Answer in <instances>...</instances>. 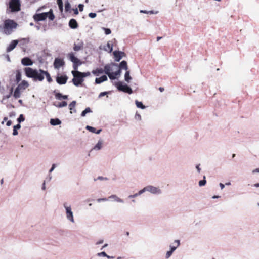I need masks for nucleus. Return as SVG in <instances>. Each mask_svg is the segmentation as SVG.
Wrapping results in <instances>:
<instances>
[{
  "label": "nucleus",
  "mask_w": 259,
  "mask_h": 259,
  "mask_svg": "<svg viewBox=\"0 0 259 259\" xmlns=\"http://www.w3.org/2000/svg\"><path fill=\"white\" fill-rule=\"evenodd\" d=\"M146 189L148 191H150L151 192H152L153 193H156L158 191V189L157 188L154 187H152V186L147 187V188H146ZM145 189V188L144 189H143V190H142L140 191L139 192L138 194L140 195V194H142L144 191ZM137 195H138V194H136L133 195H130V197H131V198L135 197L137 196Z\"/></svg>",
  "instance_id": "0eeeda50"
},
{
  "label": "nucleus",
  "mask_w": 259,
  "mask_h": 259,
  "mask_svg": "<svg viewBox=\"0 0 259 259\" xmlns=\"http://www.w3.org/2000/svg\"><path fill=\"white\" fill-rule=\"evenodd\" d=\"M69 59L73 62V68L74 70L72 71L71 73L73 76L72 82L75 86H78L84 81L81 75V72L77 71L78 67L82 64V62L74 56L73 53L71 52L68 54Z\"/></svg>",
  "instance_id": "f257e3e1"
},
{
  "label": "nucleus",
  "mask_w": 259,
  "mask_h": 259,
  "mask_svg": "<svg viewBox=\"0 0 259 259\" xmlns=\"http://www.w3.org/2000/svg\"><path fill=\"white\" fill-rule=\"evenodd\" d=\"M13 91V88H11L10 89V92L9 94L6 96V98L9 99V98H10L12 95Z\"/></svg>",
  "instance_id": "79ce46f5"
},
{
  "label": "nucleus",
  "mask_w": 259,
  "mask_h": 259,
  "mask_svg": "<svg viewBox=\"0 0 259 259\" xmlns=\"http://www.w3.org/2000/svg\"><path fill=\"white\" fill-rule=\"evenodd\" d=\"M103 143L101 141H99L98 143L94 147L95 149L100 150L102 147Z\"/></svg>",
  "instance_id": "72a5a7b5"
},
{
  "label": "nucleus",
  "mask_w": 259,
  "mask_h": 259,
  "mask_svg": "<svg viewBox=\"0 0 259 259\" xmlns=\"http://www.w3.org/2000/svg\"><path fill=\"white\" fill-rule=\"evenodd\" d=\"M60 12H62L63 10V5L61 6H58Z\"/></svg>",
  "instance_id": "13d9d810"
},
{
  "label": "nucleus",
  "mask_w": 259,
  "mask_h": 259,
  "mask_svg": "<svg viewBox=\"0 0 259 259\" xmlns=\"http://www.w3.org/2000/svg\"><path fill=\"white\" fill-rule=\"evenodd\" d=\"M98 254H99V255H102V256H104V257H107V258H109V255H108L106 253V252H102L101 253H99Z\"/></svg>",
  "instance_id": "09e8293b"
},
{
  "label": "nucleus",
  "mask_w": 259,
  "mask_h": 259,
  "mask_svg": "<svg viewBox=\"0 0 259 259\" xmlns=\"http://www.w3.org/2000/svg\"><path fill=\"white\" fill-rule=\"evenodd\" d=\"M259 172V168H256L253 170V172Z\"/></svg>",
  "instance_id": "052dcab7"
},
{
  "label": "nucleus",
  "mask_w": 259,
  "mask_h": 259,
  "mask_svg": "<svg viewBox=\"0 0 259 259\" xmlns=\"http://www.w3.org/2000/svg\"><path fill=\"white\" fill-rule=\"evenodd\" d=\"M21 80V73L19 70H17L16 75V81L17 83Z\"/></svg>",
  "instance_id": "c756f323"
},
{
  "label": "nucleus",
  "mask_w": 259,
  "mask_h": 259,
  "mask_svg": "<svg viewBox=\"0 0 259 259\" xmlns=\"http://www.w3.org/2000/svg\"><path fill=\"white\" fill-rule=\"evenodd\" d=\"M47 15V17L49 18V19L50 20H53L55 18V16L53 13V11L51 9L48 12H46Z\"/></svg>",
  "instance_id": "c85d7f7f"
},
{
  "label": "nucleus",
  "mask_w": 259,
  "mask_h": 259,
  "mask_svg": "<svg viewBox=\"0 0 259 259\" xmlns=\"http://www.w3.org/2000/svg\"><path fill=\"white\" fill-rule=\"evenodd\" d=\"M108 79L106 75H103L99 78H96L95 79V83L96 84H100L104 81H107Z\"/></svg>",
  "instance_id": "f3484780"
},
{
  "label": "nucleus",
  "mask_w": 259,
  "mask_h": 259,
  "mask_svg": "<svg viewBox=\"0 0 259 259\" xmlns=\"http://www.w3.org/2000/svg\"><path fill=\"white\" fill-rule=\"evenodd\" d=\"M65 62L62 59L57 58L55 59L54 66L56 69H59L64 65Z\"/></svg>",
  "instance_id": "1a4fd4ad"
},
{
  "label": "nucleus",
  "mask_w": 259,
  "mask_h": 259,
  "mask_svg": "<svg viewBox=\"0 0 259 259\" xmlns=\"http://www.w3.org/2000/svg\"><path fill=\"white\" fill-rule=\"evenodd\" d=\"M107 75L110 79L113 80V79H116V76L114 74V72H111V73L108 74Z\"/></svg>",
  "instance_id": "4c0bfd02"
},
{
  "label": "nucleus",
  "mask_w": 259,
  "mask_h": 259,
  "mask_svg": "<svg viewBox=\"0 0 259 259\" xmlns=\"http://www.w3.org/2000/svg\"><path fill=\"white\" fill-rule=\"evenodd\" d=\"M91 112V110L90 108L89 107H88V108H85V109L82 112L81 115L82 116H85L87 113Z\"/></svg>",
  "instance_id": "e433bc0d"
},
{
  "label": "nucleus",
  "mask_w": 259,
  "mask_h": 259,
  "mask_svg": "<svg viewBox=\"0 0 259 259\" xmlns=\"http://www.w3.org/2000/svg\"><path fill=\"white\" fill-rule=\"evenodd\" d=\"M113 55L115 60L119 62L125 54L123 52L115 51L113 52Z\"/></svg>",
  "instance_id": "9b49d317"
},
{
  "label": "nucleus",
  "mask_w": 259,
  "mask_h": 259,
  "mask_svg": "<svg viewBox=\"0 0 259 259\" xmlns=\"http://www.w3.org/2000/svg\"><path fill=\"white\" fill-rule=\"evenodd\" d=\"M76 102L75 101H73L70 103L69 105V108L70 110V113H72V110H73L75 107Z\"/></svg>",
  "instance_id": "7c9ffc66"
},
{
  "label": "nucleus",
  "mask_w": 259,
  "mask_h": 259,
  "mask_svg": "<svg viewBox=\"0 0 259 259\" xmlns=\"http://www.w3.org/2000/svg\"><path fill=\"white\" fill-rule=\"evenodd\" d=\"M175 242L177 243V246L171 247L170 251H172V252L175 250L176 248L180 245V241L179 240H175Z\"/></svg>",
  "instance_id": "58836bf2"
},
{
  "label": "nucleus",
  "mask_w": 259,
  "mask_h": 259,
  "mask_svg": "<svg viewBox=\"0 0 259 259\" xmlns=\"http://www.w3.org/2000/svg\"><path fill=\"white\" fill-rule=\"evenodd\" d=\"M114 66L117 67V65L114 63L106 65L104 67V72L107 75L111 73L113 70V67Z\"/></svg>",
  "instance_id": "6e6552de"
},
{
  "label": "nucleus",
  "mask_w": 259,
  "mask_h": 259,
  "mask_svg": "<svg viewBox=\"0 0 259 259\" xmlns=\"http://www.w3.org/2000/svg\"><path fill=\"white\" fill-rule=\"evenodd\" d=\"M71 9V5L69 2L67 1L65 3V10L66 12L69 11Z\"/></svg>",
  "instance_id": "c9c22d12"
},
{
  "label": "nucleus",
  "mask_w": 259,
  "mask_h": 259,
  "mask_svg": "<svg viewBox=\"0 0 259 259\" xmlns=\"http://www.w3.org/2000/svg\"><path fill=\"white\" fill-rule=\"evenodd\" d=\"M47 13L46 12L42 13H39V14H35L33 15V18L35 21L38 22L40 21H43L46 19L47 18Z\"/></svg>",
  "instance_id": "423d86ee"
},
{
  "label": "nucleus",
  "mask_w": 259,
  "mask_h": 259,
  "mask_svg": "<svg viewBox=\"0 0 259 259\" xmlns=\"http://www.w3.org/2000/svg\"><path fill=\"white\" fill-rule=\"evenodd\" d=\"M69 26L72 29H76L78 27V25L75 19H71L69 22Z\"/></svg>",
  "instance_id": "dca6fc26"
},
{
  "label": "nucleus",
  "mask_w": 259,
  "mask_h": 259,
  "mask_svg": "<svg viewBox=\"0 0 259 259\" xmlns=\"http://www.w3.org/2000/svg\"><path fill=\"white\" fill-rule=\"evenodd\" d=\"M172 251H168L167 252L166 254V258H169L170 255L172 254Z\"/></svg>",
  "instance_id": "de8ad7c7"
},
{
  "label": "nucleus",
  "mask_w": 259,
  "mask_h": 259,
  "mask_svg": "<svg viewBox=\"0 0 259 259\" xmlns=\"http://www.w3.org/2000/svg\"><path fill=\"white\" fill-rule=\"evenodd\" d=\"M12 124V121L11 120H9L7 121L6 125L8 126H10Z\"/></svg>",
  "instance_id": "6e6d98bb"
},
{
  "label": "nucleus",
  "mask_w": 259,
  "mask_h": 259,
  "mask_svg": "<svg viewBox=\"0 0 259 259\" xmlns=\"http://www.w3.org/2000/svg\"><path fill=\"white\" fill-rule=\"evenodd\" d=\"M121 70L119 68L118 69V70L115 71V72H114V74H115V75H116V76H119L121 73Z\"/></svg>",
  "instance_id": "c03bdc74"
},
{
  "label": "nucleus",
  "mask_w": 259,
  "mask_h": 259,
  "mask_svg": "<svg viewBox=\"0 0 259 259\" xmlns=\"http://www.w3.org/2000/svg\"><path fill=\"white\" fill-rule=\"evenodd\" d=\"M29 86L28 82L26 80H23L18 84L17 87L21 90H24Z\"/></svg>",
  "instance_id": "2eb2a0df"
},
{
  "label": "nucleus",
  "mask_w": 259,
  "mask_h": 259,
  "mask_svg": "<svg viewBox=\"0 0 259 259\" xmlns=\"http://www.w3.org/2000/svg\"><path fill=\"white\" fill-rule=\"evenodd\" d=\"M61 122V121L58 118L51 119L50 120V123L53 125H59Z\"/></svg>",
  "instance_id": "393cba45"
},
{
  "label": "nucleus",
  "mask_w": 259,
  "mask_h": 259,
  "mask_svg": "<svg viewBox=\"0 0 259 259\" xmlns=\"http://www.w3.org/2000/svg\"><path fill=\"white\" fill-rule=\"evenodd\" d=\"M83 46L82 43L75 44L73 47V50L75 51H78L83 49Z\"/></svg>",
  "instance_id": "5701e85b"
},
{
  "label": "nucleus",
  "mask_w": 259,
  "mask_h": 259,
  "mask_svg": "<svg viewBox=\"0 0 259 259\" xmlns=\"http://www.w3.org/2000/svg\"><path fill=\"white\" fill-rule=\"evenodd\" d=\"M21 91L22 90H20L18 87H17L14 92L13 97L15 99L20 98L21 96Z\"/></svg>",
  "instance_id": "a211bd4d"
},
{
  "label": "nucleus",
  "mask_w": 259,
  "mask_h": 259,
  "mask_svg": "<svg viewBox=\"0 0 259 259\" xmlns=\"http://www.w3.org/2000/svg\"><path fill=\"white\" fill-rule=\"evenodd\" d=\"M55 98L57 99L61 100V99H68V96L67 95H63L62 94L60 93H57L55 94Z\"/></svg>",
  "instance_id": "4be33fe9"
},
{
  "label": "nucleus",
  "mask_w": 259,
  "mask_h": 259,
  "mask_svg": "<svg viewBox=\"0 0 259 259\" xmlns=\"http://www.w3.org/2000/svg\"><path fill=\"white\" fill-rule=\"evenodd\" d=\"M104 72V69L102 68H97L92 71V73L96 76H99L100 74H102Z\"/></svg>",
  "instance_id": "6ab92c4d"
},
{
  "label": "nucleus",
  "mask_w": 259,
  "mask_h": 259,
  "mask_svg": "<svg viewBox=\"0 0 259 259\" xmlns=\"http://www.w3.org/2000/svg\"><path fill=\"white\" fill-rule=\"evenodd\" d=\"M21 63L25 66H30L33 63L31 59L28 57H24L21 60Z\"/></svg>",
  "instance_id": "ddd939ff"
},
{
  "label": "nucleus",
  "mask_w": 259,
  "mask_h": 259,
  "mask_svg": "<svg viewBox=\"0 0 259 259\" xmlns=\"http://www.w3.org/2000/svg\"><path fill=\"white\" fill-rule=\"evenodd\" d=\"M220 187H221L222 189H223L224 188V185L222 183H220Z\"/></svg>",
  "instance_id": "680f3d73"
},
{
  "label": "nucleus",
  "mask_w": 259,
  "mask_h": 259,
  "mask_svg": "<svg viewBox=\"0 0 259 259\" xmlns=\"http://www.w3.org/2000/svg\"><path fill=\"white\" fill-rule=\"evenodd\" d=\"M18 41L17 40H13L9 46L7 48V52H9L11 51H12L16 46V45L18 44Z\"/></svg>",
  "instance_id": "4468645a"
},
{
  "label": "nucleus",
  "mask_w": 259,
  "mask_h": 259,
  "mask_svg": "<svg viewBox=\"0 0 259 259\" xmlns=\"http://www.w3.org/2000/svg\"><path fill=\"white\" fill-rule=\"evenodd\" d=\"M113 198L114 199V200L117 202H123L122 199H121L120 198H119V197H118L117 196H116L115 195H112L109 197V198Z\"/></svg>",
  "instance_id": "2f4dec72"
},
{
  "label": "nucleus",
  "mask_w": 259,
  "mask_h": 259,
  "mask_svg": "<svg viewBox=\"0 0 259 259\" xmlns=\"http://www.w3.org/2000/svg\"><path fill=\"white\" fill-rule=\"evenodd\" d=\"M119 68L120 69H125L127 71L128 69V67L126 61L123 60L122 62H121L119 64Z\"/></svg>",
  "instance_id": "412c9836"
},
{
  "label": "nucleus",
  "mask_w": 259,
  "mask_h": 259,
  "mask_svg": "<svg viewBox=\"0 0 259 259\" xmlns=\"http://www.w3.org/2000/svg\"><path fill=\"white\" fill-rule=\"evenodd\" d=\"M130 71L127 70L125 72L124 78L125 80L128 83L130 82L131 80L132 79V77L130 76Z\"/></svg>",
  "instance_id": "a878e982"
},
{
  "label": "nucleus",
  "mask_w": 259,
  "mask_h": 259,
  "mask_svg": "<svg viewBox=\"0 0 259 259\" xmlns=\"http://www.w3.org/2000/svg\"><path fill=\"white\" fill-rule=\"evenodd\" d=\"M83 5L82 4H79L78 5V8L80 11H82L83 10Z\"/></svg>",
  "instance_id": "603ef678"
},
{
  "label": "nucleus",
  "mask_w": 259,
  "mask_h": 259,
  "mask_svg": "<svg viewBox=\"0 0 259 259\" xmlns=\"http://www.w3.org/2000/svg\"><path fill=\"white\" fill-rule=\"evenodd\" d=\"M107 199H106V198H99V199H97V201L98 202H100L102 201H107Z\"/></svg>",
  "instance_id": "864d4df0"
},
{
  "label": "nucleus",
  "mask_w": 259,
  "mask_h": 259,
  "mask_svg": "<svg viewBox=\"0 0 259 259\" xmlns=\"http://www.w3.org/2000/svg\"><path fill=\"white\" fill-rule=\"evenodd\" d=\"M64 206L66 208V215H67V217L68 219L70 220L71 221L73 222H74L72 212L71 211V207H67L65 205H64Z\"/></svg>",
  "instance_id": "f8f14e48"
},
{
  "label": "nucleus",
  "mask_w": 259,
  "mask_h": 259,
  "mask_svg": "<svg viewBox=\"0 0 259 259\" xmlns=\"http://www.w3.org/2000/svg\"><path fill=\"white\" fill-rule=\"evenodd\" d=\"M9 7L12 12L19 11L21 9L20 0H10L9 3Z\"/></svg>",
  "instance_id": "20e7f679"
},
{
  "label": "nucleus",
  "mask_w": 259,
  "mask_h": 259,
  "mask_svg": "<svg viewBox=\"0 0 259 259\" xmlns=\"http://www.w3.org/2000/svg\"><path fill=\"white\" fill-rule=\"evenodd\" d=\"M135 103L138 108H140L142 109H144L145 108V106L144 105H143V103L141 102L136 101Z\"/></svg>",
  "instance_id": "473e14b6"
},
{
  "label": "nucleus",
  "mask_w": 259,
  "mask_h": 259,
  "mask_svg": "<svg viewBox=\"0 0 259 259\" xmlns=\"http://www.w3.org/2000/svg\"><path fill=\"white\" fill-rule=\"evenodd\" d=\"M103 242V240H100L99 241L97 242L96 244H99L102 243Z\"/></svg>",
  "instance_id": "e2e57ef3"
},
{
  "label": "nucleus",
  "mask_w": 259,
  "mask_h": 259,
  "mask_svg": "<svg viewBox=\"0 0 259 259\" xmlns=\"http://www.w3.org/2000/svg\"><path fill=\"white\" fill-rule=\"evenodd\" d=\"M55 166L56 165L55 164L52 165V168L50 170V172H51L54 170V169L55 168Z\"/></svg>",
  "instance_id": "5fc2aeb1"
},
{
  "label": "nucleus",
  "mask_w": 259,
  "mask_h": 259,
  "mask_svg": "<svg viewBox=\"0 0 259 259\" xmlns=\"http://www.w3.org/2000/svg\"><path fill=\"white\" fill-rule=\"evenodd\" d=\"M53 105L58 108H61L66 106L67 105V103L66 101H62V102L58 103L57 104H54Z\"/></svg>",
  "instance_id": "bb28decb"
},
{
  "label": "nucleus",
  "mask_w": 259,
  "mask_h": 259,
  "mask_svg": "<svg viewBox=\"0 0 259 259\" xmlns=\"http://www.w3.org/2000/svg\"><path fill=\"white\" fill-rule=\"evenodd\" d=\"M107 93H107V92H101V93L99 94V97L101 98V97H103V96H105V95H107Z\"/></svg>",
  "instance_id": "3c124183"
},
{
  "label": "nucleus",
  "mask_w": 259,
  "mask_h": 259,
  "mask_svg": "<svg viewBox=\"0 0 259 259\" xmlns=\"http://www.w3.org/2000/svg\"><path fill=\"white\" fill-rule=\"evenodd\" d=\"M105 33L106 35L110 34L111 33V31L109 28H104Z\"/></svg>",
  "instance_id": "a18cd8bd"
},
{
  "label": "nucleus",
  "mask_w": 259,
  "mask_h": 259,
  "mask_svg": "<svg viewBox=\"0 0 259 259\" xmlns=\"http://www.w3.org/2000/svg\"><path fill=\"white\" fill-rule=\"evenodd\" d=\"M18 24L14 20L7 19L4 21V24L0 26V30L6 35H10L15 29Z\"/></svg>",
  "instance_id": "7ed1b4c3"
},
{
  "label": "nucleus",
  "mask_w": 259,
  "mask_h": 259,
  "mask_svg": "<svg viewBox=\"0 0 259 259\" xmlns=\"http://www.w3.org/2000/svg\"><path fill=\"white\" fill-rule=\"evenodd\" d=\"M162 38L161 37H160V36H158L157 37V41H159V40H160Z\"/></svg>",
  "instance_id": "774afa93"
},
{
  "label": "nucleus",
  "mask_w": 259,
  "mask_h": 259,
  "mask_svg": "<svg viewBox=\"0 0 259 259\" xmlns=\"http://www.w3.org/2000/svg\"><path fill=\"white\" fill-rule=\"evenodd\" d=\"M116 86L118 90L125 93L132 94L133 91L132 89L127 85H123L122 82L119 81L116 83Z\"/></svg>",
  "instance_id": "39448f33"
},
{
  "label": "nucleus",
  "mask_w": 259,
  "mask_h": 259,
  "mask_svg": "<svg viewBox=\"0 0 259 259\" xmlns=\"http://www.w3.org/2000/svg\"><path fill=\"white\" fill-rule=\"evenodd\" d=\"M42 72L44 73V76L45 77V76H46L47 80L48 81V82L51 83L53 80L49 73L46 71H44V72Z\"/></svg>",
  "instance_id": "b1692460"
},
{
  "label": "nucleus",
  "mask_w": 259,
  "mask_h": 259,
  "mask_svg": "<svg viewBox=\"0 0 259 259\" xmlns=\"http://www.w3.org/2000/svg\"><path fill=\"white\" fill-rule=\"evenodd\" d=\"M205 177L204 176V179L199 181V185L200 186H204V185H205V184H206V180H205Z\"/></svg>",
  "instance_id": "ea45409f"
},
{
  "label": "nucleus",
  "mask_w": 259,
  "mask_h": 259,
  "mask_svg": "<svg viewBox=\"0 0 259 259\" xmlns=\"http://www.w3.org/2000/svg\"><path fill=\"white\" fill-rule=\"evenodd\" d=\"M68 80V77L66 75H58L56 77V81L59 84H64Z\"/></svg>",
  "instance_id": "9d476101"
},
{
  "label": "nucleus",
  "mask_w": 259,
  "mask_h": 259,
  "mask_svg": "<svg viewBox=\"0 0 259 259\" xmlns=\"http://www.w3.org/2000/svg\"><path fill=\"white\" fill-rule=\"evenodd\" d=\"M97 179H99V180H103L104 179V178L103 177H101V176H99L98 177Z\"/></svg>",
  "instance_id": "0e129e2a"
},
{
  "label": "nucleus",
  "mask_w": 259,
  "mask_h": 259,
  "mask_svg": "<svg viewBox=\"0 0 259 259\" xmlns=\"http://www.w3.org/2000/svg\"><path fill=\"white\" fill-rule=\"evenodd\" d=\"M86 129H87L88 130H89L90 132H91L92 133H97V134H99L102 131L101 129H99L98 131H96V129L95 127L90 126L89 125L87 126Z\"/></svg>",
  "instance_id": "aec40b11"
},
{
  "label": "nucleus",
  "mask_w": 259,
  "mask_h": 259,
  "mask_svg": "<svg viewBox=\"0 0 259 259\" xmlns=\"http://www.w3.org/2000/svg\"><path fill=\"white\" fill-rule=\"evenodd\" d=\"M81 74H82L81 75H82L83 78L85 77L90 76L91 74L90 72H81Z\"/></svg>",
  "instance_id": "37998d69"
},
{
  "label": "nucleus",
  "mask_w": 259,
  "mask_h": 259,
  "mask_svg": "<svg viewBox=\"0 0 259 259\" xmlns=\"http://www.w3.org/2000/svg\"><path fill=\"white\" fill-rule=\"evenodd\" d=\"M73 11H74V13L75 14V15H77L78 14V11L77 10V8L75 9H73Z\"/></svg>",
  "instance_id": "4d7b16f0"
},
{
  "label": "nucleus",
  "mask_w": 259,
  "mask_h": 259,
  "mask_svg": "<svg viewBox=\"0 0 259 259\" xmlns=\"http://www.w3.org/2000/svg\"><path fill=\"white\" fill-rule=\"evenodd\" d=\"M57 3L58 6H61L63 5L62 0H57Z\"/></svg>",
  "instance_id": "8fccbe9b"
},
{
  "label": "nucleus",
  "mask_w": 259,
  "mask_h": 259,
  "mask_svg": "<svg viewBox=\"0 0 259 259\" xmlns=\"http://www.w3.org/2000/svg\"><path fill=\"white\" fill-rule=\"evenodd\" d=\"M106 48L105 49V50L108 51L109 52H111L113 50L112 45L110 44L109 42H108Z\"/></svg>",
  "instance_id": "f704fd0d"
},
{
  "label": "nucleus",
  "mask_w": 259,
  "mask_h": 259,
  "mask_svg": "<svg viewBox=\"0 0 259 259\" xmlns=\"http://www.w3.org/2000/svg\"><path fill=\"white\" fill-rule=\"evenodd\" d=\"M196 168L197 169V170H198V172H200V168H199V165H197V166H196Z\"/></svg>",
  "instance_id": "338daca9"
},
{
  "label": "nucleus",
  "mask_w": 259,
  "mask_h": 259,
  "mask_svg": "<svg viewBox=\"0 0 259 259\" xmlns=\"http://www.w3.org/2000/svg\"><path fill=\"white\" fill-rule=\"evenodd\" d=\"M159 91H160L161 92H162L163 91H164V89L163 88H162V87H160V88H159Z\"/></svg>",
  "instance_id": "bf43d9fd"
},
{
  "label": "nucleus",
  "mask_w": 259,
  "mask_h": 259,
  "mask_svg": "<svg viewBox=\"0 0 259 259\" xmlns=\"http://www.w3.org/2000/svg\"><path fill=\"white\" fill-rule=\"evenodd\" d=\"M97 16L96 14L95 13H90L89 14V16L91 18H94L96 17Z\"/></svg>",
  "instance_id": "49530a36"
},
{
  "label": "nucleus",
  "mask_w": 259,
  "mask_h": 259,
  "mask_svg": "<svg viewBox=\"0 0 259 259\" xmlns=\"http://www.w3.org/2000/svg\"><path fill=\"white\" fill-rule=\"evenodd\" d=\"M25 120V118L22 114H21L19 118L17 119V121L19 123H20L21 122L24 121Z\"/></svg>",
  "instance_id": "a19ab883"
},
{
  "label": "nucleus",
  "mask_w": 259,
  "mask_h": 259,
  "mask_svg": "<svg viewBox=\"0 0 259 259\" xmlns=\"http://www.w3.org/2000/svg\"><path fill=\"white\" fill-rule=\"evenodd\" d=\"M20 128H21V125L20 124H18L14 126L13 135L14 136L17 135H18L17 130L20 129Z\"/></svg>",
  "instance_id": "cd10ccee"
},
{
  "label": "nucleus",
  "mask_w": 259,
  "mask_h": 259,
  "mask_svg": "<svg viewBox=\"0 0 259 259\" xmlns=\"http://www.w3.org/2000/svg\"><path fill=\"white\" fill-rule=\"evenodd\" d=\"M25 75L29 78H32L34 81H42L44 79V70L39 69H34L30 67H26L24 68Z\"/></svg>",
  "instance_id": "f03ea898"
},
{
  "label": "nucleus",
  "mask_w": 259,
  "mask_h": 259,
  "mask_svg": "<svg viewBox=\"0 0 259 259\" xmlns=\"http://www.w3.org/2000/svg\"><path fill=\"white\" fill-rule=\"evenodd\" d=\"M254 186L256 187H259V183H255L254 184Z\"/></svg>",
  "instance_id": "69168bd1"
}]
</instances>
